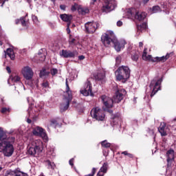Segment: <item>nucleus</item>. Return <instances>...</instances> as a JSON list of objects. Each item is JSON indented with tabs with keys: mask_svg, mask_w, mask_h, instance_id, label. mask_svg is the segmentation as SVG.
Wrapping results in <instances>:
<instances>
[{
	"mask_svg": "<svg viewBox=\"0 0 176 176\" xmlns=\"http://www.w3.org/2000/svg\"><path fill=\"white\" fill-rule=\"evenodd\" d=\"M60 19L63 20V21L69 23V21L72 20V15H68L66 14H60Z\"/></svg>",
	"mask_w": 176,
	"mask_h": 176,
	"instance_id": "obj_28",
	"label": "nucleus"
},
{
	"mask_svg": "<svg viewBox=\"0 0 176 176\" xmlns=\"http://www.w3.org/2000/svg\"><path fill=\"white\" fill-rule=\"evenodd\" d=\"M122 155H124L125 156H129V153L127 151H124L122 153Z\"/></svg>",
	"mask_w": 176,
	"mask_h": 176,
	"instance_id": "obj_50",
	"label": "nucleus"
},
{
	"mask_svg": "<svg viewBox=\"0 0 176 176\" xmlns=\"http://www.w3.org/2000/svg\"><path fill=\"white\" fill-rule=\"evenodd\" d=\"M33 135L36 137H41L45 141H47V135L45 132V129L41 126H36L32 131Z\"/></svg>",
	"mask_w": 176,
	"mask_h": 176,
	"instance_id": "obj_11",
	"label": "nucleus"
},
{
	"mask_svg": "<svg viewBox=\"0 0 176 176\" xmlns=\"http://www.w3.org/2000/svg\"><path fill=\"white\" fill-rule=\"evenodd\" d=\"M160 83H162V80H157V81L155 80H153L151 81V83L150 85V87L151 89L153 88V91L151 95V97H153V96H155V94H156L157 93V91H159V90H160Z\"/></svg>",
	"mask_w": 176,
	"mask_h": 176,
	"instance_id": "obj_13",
	"label": "nucleus"
},
{
	"mask_svg": "<svg viewBox=\"0 0 176 176\" xmlns=\"http://www.w3.org/2000/svg\"><path fill=\"white\" fill-rule=\"evenodd\" d=\"M144 3H148L149 2V0H143Z\"/></svg>",
	"mask_w": 176,
	"mask_h": 176,
	"instance_id": "obj_54",
	"label": "nucleus"
},
{
	"mask_svg": "<svg viewBox=\"0 0 176 176\" xmlns=\"http://www.w3.org/2000/svg\"><path fill=\"white\" fill-rule=\"evenodd\" d=\"M124 96H126V90L123 89H120L116 92V94L113 96V100L114 101V102L119 103L120 102V101H122V100H123Z\"/></svg>",
	"mask_w": 176,
	"mask_h": 176,
	"instance_id": "obj_15",
	"label": "nucleus"
},
{
	"mask_svg": "<svg viewBox=\"0 0 176 176\" xmlns=\"http://www.w3.org/2000/svg\"><path fill=\"white\" fill-rule=\"evenodd\" d=\"M6 54L11 58V60H14L16 58V56L14 55V51H13V49L8 48L6 51H5Z\"/></svg>",
	"mask_w": 176,
	"mask_h": 176,
	"instance_id": "obj_24",
	"label": "nucleus"
},
{
	"mask_svg": "<svg viewBox=\"0 0 176 176\" xmlns=\"http://www.w3.org/2000/svg\"><path fill=\"white\" fill-rule=\"evenodd\" d=\"M1 113H6V112H10V109L3 107L1 110Z\"/></svg>",
	"mask_w": 176,
	"mask_h": 176,
	"instance_id": "obj_37",
	"label": "nucleus"
},
{
	"mask_svg": "<svg viewBox=\"0 0 176 176\" xmlns=\"http://www.w3.org/2000/svg\"><path fill=\"white\" fill-rule=\"evenodd\" d=\"M113 43L114 44V47L117 52H120V50L124 47L125 45L124 41L119 42L116 38H113Z\"/></svg>",
	"mask_w": 176,
	"mask_h": 176,
	"instance_id": "obj_20",
	"label": "nucleus"
},
{
	"mask_svg": "<svg viewBox=\"0 0 176 176\" xmlns=\"http://www.w3.org/2000/svg\"><path fill=\"white\" fill-rule=\"evenodd\" d=\"M146 28H148L146 23H143L140 25H138V31H144V30H146Z\"/></svg>",
	"mask_w": 176,
	"mask_h": 176,
	"instance_id": "obj_30",
	"label": "nucleus"
},
{
	"mask_svg": "<svg viewBox=\"0 0 176 176\" xmlns=\"http://www.w3.org/2000/svg\"><path fill=\"white\" fill-rule=\"evenodd\" d=\"M91 116L96 119V120L102 121L105 119V114H104V111L101 110L100 107H95L91 111Z\"/></svg>",
	"mask_w": 176,
	"mask_h": 176,
	"instance_id": "obj_7",
	"label": "nucleus"
},
{
	"mask_svg": "<svg viewBox=\"0 0 176 176\" xmlns=\"http://www.w3.org/2000/svg\"><path fill=\"white\" fill-rule=\"evenodd\" d=\"M93 1V3H94V2H97V0H91Z\"/></svg>",
	"mask_w": 176,
	"mask_h": 176,
	"instance_id": "obj_58",
	"label": "nucleus"
},
{
	"mask_svg": "<svg viewBox=\"0 0 176 176\" xmlns=\"http://www.w3.org/2000/svg\"><path fill=\"white\" fill-rule=\"evenodd\" d=\"M170 58V54H167L166 56H163L161 57L156 56L155 58H152V56L148 55L146 53V48H144L143 54H142V59L145 61H153V63H165Z\"/></svg>",
	"mask_w": 176,
	"mask_h": 176,
	"instance_id": "obj_5",
	"label": "nucleus"
},
{
	"mask_svg": "<svg viewBox=\"0 0 176 176\" xmlns=\"http://www.w3.org/2000/svg\"><path fill=\"white\" fill-rule=\"evenodd\" d=\"M3 168L1 166H0V171H2Z\"/></svg>",
	"mask_w": 176,
	"mask_h": 176,
	"instance_id": "obj_59",
	"label": "nucleus"
},
{
	"mask_svg": "<svg viewBox=\"0 0 176 176\" xmlns=\"http://www.w3.org/2000/svg\"><path fill=\"white\" fill-rule=\"evenodd\" d=\"M126 16L128 19H131V20L135 19L136 20H139V21H142L146 17V13L138 12L135 8H131L128 10Z\"/></svg>",
	"mask_w": 176,
	"mask_h": 176,
	"instance_id": "obj_6",
	"label": "nucleus"
},
{
	"mask_svg": "<svg viewBox=\"0 0 176 176\" xmlns=\"http://www.w3.org/2000/svg\"><path fill=\"white\" fill-rule=\"evenodd\" d=\"M54 124H57V121H56V120H52L50 124L48 126V128L54 126Z\"/></svg>",
	"mask_w": 176,
	"mask_h": 176,
	"instance_id": "obj_38",
	"label": "nucleus"
},
{
	"mask_svg": "<svg viewBox=\"0 0 176 176\" xmlns=\"http://www.w3.org/2000/svg\"><path fill=\"white\" fill-rule=\"evenodd\" d=\"M69 163L70 166H74V158L71 159L69 161Z\"/></svg>",
	"mask_w": 176,
	"mask_h": 176,
	"instance_id": "obj_46",
	"label": "nucleus"
},
{
	"mask_svg": "<svg viewBox=\"0 0 176 176\" xmlns=\"http://www.w3.org/2000/svg\"><path fill=\"white\" fill-rule=\"evenodd\" d=\"M128 157H131V158H133V154L129 153Z\"/></svg>",
	"mask_w": 176,
	"mask_h": 176,
	"instance_id": "obj_53",
	"label": "nucleus"
},
{
	"mask_svg": "<svg viewBox=\"0 0 176 176\" xmlns=\"http://www.w3.org/2000/svg\"><path fill=\"white\" fill-rule=\"evenodd\" d=\"M50 72H47L46 69H43L40 72V78H43L44 76H48Z\"/></svg>",
	"mask_w": 176,
	"mask_h": 176,
	"instance_id": "obj_32",
	"label": "nucleus"
},
{
	"mask_svg": "<svg viewBox=\"0 0 176 176\" xmlns=\"http://www.w3.org/2000/svg\"><path fill=\"white\" fill-rule=\"evenodd\" d=\"M107 33L110 34V38H116L115 36V34H113V32L111 30L107 31Z\"/></svg>",
	"mask_w": 176,
	"mask_h": 176,
	"instance_id": "obj_40",
	"label": "nucleus"
},
{
	"mask_svg": "<svg viewBox=\"0 0 176 176\" xmlns=\"http://www.w3.org/2000/svg\"><path fill=\"white\" fill-rule=\"evenodd\" d=\"M116 5V0H105L102 6V11L105 12V13H109V12H111L115 9Z\"/></svg>",
	"mask_w": 176,
	"mask_h": 176,
	"instance_id": "obj_9",
	"label": "nucleus"
},
{
	"mask_svg": "<svg viewBox=\"0 0 176 176\" xmlns=\"http://www.w3.org/2000/svg\"><path fill=\"white\" fill-rule=\"evenodd\" d=\"M58 72V70H57V69H51V74L52 76L56 75V74H57Z\"/></svg>",
	"mask_w": 176,
	"mask_h": 176,
	"instance_id": "obj_39",
	"label": "nucleus"
},
{
	"mask_svg": "<svg viewBox=\"0 0 176 176\" xmlns=\"http://www.w3.org/2000/svg\"><path fill=\"white\" fill-rule=\"evenodd\" d=\"M113 38H111L109 34H104L101 36L102 43L107 47L109 46L111 43H113Z\"/></svg>",
	"mask_w": 176,
	"mask_h": 176,
	"instance_id": "obj_18",
	"label": "nucleus"
},
{
	"mask_svg": "<svg viewBox=\"0 0 176 176\" xmlns=\"http://www.w3.org/2000/svg\"><path fill=\"white\" fill-rule=\"evenodd\" d=\"M131 56V60H133V61L137 62L138 61V58H140V52L137 50L132 51Z\"/></svg>",
	"mask_w": 176,
	"mask_h": 176,
	"instance_id": "obj_23",
	"label": "nucleus"
},
{
	"mask_svg": "<svg viewBox=\"0 0 176 176\" xmlns=\"http://www.w3.org/2000/svg\"><path fill=\"white\" fill-rule=\"evenodd\" d=\"M117 25L118 27H122V25H123V22H122L121 21H118L117 22Z\"/></svg>",
	"mask_w": 176,
	"mask_h": 176,
	"instance_id": "obj_43",
	"label": "nucleus"
},
{
	"mask_svg": "<svg viewBox=\"0 0 176 176\" xmlns=\"http://www.w3.org/2000/svg\"><path fill=\"white\" fill-rule=\"evenodd\" d=\"M80 6L78 5V3H75L74 6H72L71 10L72 12H75L76 10H78V12L79 11V7Z\"/></svg>",
	"mask_w": 176,
	"mask_h": 176,
	"instance_id": "obj_34",
	"label": "nucleus"
},
{
	"mask_svg": "<svg viewBox=\"0 0 176 176\" xmlns=\"http://www.w3.org/2000/svg\"><path fill=\"white\" fill-rule=\"evenodd\" d=\"M6 70L7 72H8V74H10L12 72V70L10 69V67H6Z\"/></svg>",
	"mask_w": 176,
	"mask_h": 176,
	"instance_id": "obj_49",
	"label": "nucleus"
},
{
	"mask_svg": "<svg viewBox=\"0 0 176 176\" xmlns=\"http://www.w3.org/2000/svg\"><path fill=\"white\" fill-rule=\"evenodd\" d=\"M28 1V2H29V3H30V2H31V0H27Z\"/></svg>",
	"mask_w": 176,
	"mask_h": 176,
	"instance_id": "obj_61",
	"label": "nucleus"
},
{
	"mask_svg": "<svg viewBox=\"0 0 176 176\" xmlns=\"http://www.w3.org/2000/svg\"><path fill=\"white\" fill-rule=\"evenodd\" d=\"M158 12H160V7L159 6L153 7V13H157Z\"/></svg>",
	"mask_w": 176,
	"mask_h": 176,
	"instance_id": "obj_36",
	"label": "nucleus"
},
{
	"mask_svg": "<svg viewBox=\"0 0 176 176\" xmlns=\"http://www.w3.org/2000/svg\"><path fill=\"white\" fill-rule=\"evenodd\" d=\"M32 19L34 23H38V17L36 16L33 15L32 16Z\"/></svg>",
	"mask_w": 176,
	"mask_h": 176,
	"instance_id": "obj_41",
	"label": "nucleus"
},
{
	"mask_svg": "<svg viewBox=\"0 0 176 176\" xmlns=\"http://www.w3.org/2000/svg\"><path fill=\"white\" fill-rule=\"evenodd\" d=\"M116 64H119L120 63V57H117L116 59Z\"/></svg>",
	"mask_w": 176,
	"mask_h": 176,
	"instance_id": "obj_45",
	"label": "nucleus"
},
{
	"mask_svg": "<svg viewBox=\"0 0 176 176\" xmlns=\"http://www.w3.org/2000/svg\"><path fill=\"white\" fill-rule=\"evenodd\" d=\"M0 3H2V5H3L4 3L3 0H0Z\"/></svg>",
	"mask_w": 176,
	"mask_h": 176,
	"instance_id": "obj_57",
	"label": "nucleus"
},
{
	"mask_svg": "<svg viewBox=\"0 0 176 176\" xmlns=\"http://www.w3.org/2000/svg\"><path fill=\"white\" fill-rule=\"evenodd\" d=\"M167 156V167L168 168H171L174 164H173V162H174V150L170 149L166 152Z\"/></svg>",
	"mask_w": 176,
	"mask_h": 176,
	"instance_id": "obj_16",
	"label": "nucleus"
},
{
	"mask_svg": "<svg viewBox=\"0 0 176 176\" xmlns=\"http://www.w3.org/2000/svg\"><path fill=\"white\" fill-rule=\"evenodd\" d=\"M72 101V92L69 89V85H68V81L66 80V92L65 94V98L60 105V112H65L68 108H69V102Z\"/></svg>",
	"mask_w": 176,
	"mask_h": 176,
	"instance_id": "obj_4",
	"label": "nucleus"
},
{
	"mask_svg": "<svg viewBox=\"0 0 176 176\" xmlns=\"http://www.w3.org/2000/svg\"><path fill=\"white\" fill-rule=\"evenodd\" d=\"M78 60H85V56H83V55L79 56Z\"/></svg>",
	"mask_w": 176,
	"mask_h": 176,
	"instance_id": "obj_48",
	"label": "nucleus"
},
{
	"mask_svg": "<svg viewBox=\"0 0 176 176\" xmlns=\"http://www.w3.org/2000/svg\"><path fill=\"white\" fill-rule=\"evenodd\" d=\"M78 43H79V41L78 40V38H73L72 36L70 34L69 38V46H76V45H78Z\"/></svg>",
	"mask_w": 176,
	"mask_h": 176,
	"instance_id": "obj_26",
	"label": "nucleus"
},
{
	"mask_svg": "<svg viewBox=\"0 0 176 176\" xmlns=\"http://www.w3.org/2000/svg\"><path fill=\"white\" fill-rule=\"evenodd\" d=\"M42 87H49V82H43L42 83Z\"/></svg>",
	"mask_w": 176,
	"mask_h": 176,
	"instance_id": "obj_42",
	"label": "nucleus"
},
{
	"mask_svg": "<svg viewBox=\"0 0 176 176\" xmlns=\"http://www.w3.org/2000/svg\"><path fill=\"white\" fill-rule=\"evenodd\" d=\"M78 13L80 14H86L87 13H89V10L87 8H83L82 6H80L78 7Z\"/></svg>",
	"mask_w": 176,
	"mask_h": 176,
	"instance_id": "obj_29",
	"label": "nucleus"
},
{
	"mask_svg": "<svg viewBox=\"0 0 176 176\" xmlns=\"http://www.w3.org/2000/svg\"><path fill=\"white\" fill-rule=\"evenodd\" d=\"M117 80L126 83L130 78V69L127 66L120 67L115 72Z\"/></svg>",
	"mask_w": 176,
	"mask_h": 176,
	"instance_id": "obj_2",
	"label": "nucleus"
},
{
	"mask_svg": "<svg viewBox=\"0 0 176 176\" xmlns=\"http://www.w3.org/2000/svg\"><path fill=\"white\" fill-rule=\"evenodd\" d=\"M65 5H60V8L62 10H65Z\"/></svg>",
	"mask_w": 176,
	"mask_h": 176,
	"instance_id": "obj_47",
	"label": "nucleus"
},
{
	"mask_svg": "<svg viewBox=\"0 0 176 176\" xmlns=\"http://www.w3.org/2000/svg\"><path fill=\"white\" fill-rule=\"evenodd\" d=\"M101 144L104 148H109L111 146V143L108 142L107 140L102 141Z\"/></svg>",
	"mask_w": 176,
	"mask_h": 176,
	"instance_id": "obj_33",
	"label": "nucleus"
},
{
	"mask_svg": "<svg viewBox=\"0 0 176 176\" xmlns=\"http://www.w3.org/2000/svg\"><path fill=\"white\" fill-rule=\"evenodd\" d=\"M120 122V118L118 116H111V126H116Z\"/></svg>",
	"mask_w": 176,
	"mask_h": 176,
	"instance_id": "obj_27",
	"label": "nucleus"
},
{
	"mask_svg": "<svg viewBox=\"0 0 176 176\" xmlns=\"http://www.w3.org/2000/svg\"><path fill=\"white\" fill-rule=\"evenodd\" d=\"M60 56L61 57H64V58H74L75 56H78V52L76 51L72 52L69 50H63L60 53Z\"/></svg>",
	"mask_w": 176,
	"mask_h": 176,
	"instance_id": "obj_17",
	"label": "nucleus"
},
{
	"mask_svg": "<svg viewBox=\"0 0 176 176\" xmlns=\"http://www.w3.org/2000/svg\"><path fill=\"white\" fill-rule=\"evenodd\" d=\"M27 100H28V102H30V100H29V98H28Z\"/></svg>",
	"mask_w": 176,
	"mask_h": 176,
	"instance_id": "obj_63",
	"label": "nucleus"
},
{
	"mask_svg": "<svg viewBox=\"0 0 176 176\" xmlns=\"http://www.w3.org/2000/svg\"><path fill=\"white\" fill-rule=\"evenodd\" d=\"M42 141L41 140H30L28 144V153L30 156H34L36 154L41 153L42 149Z\"/></svg>",
	"mask_w": 176,
	"mask_h": 176,
	"instance_id": "obj_3",
	"label": "nucleus"
},
{
	"mask_svg": "<svg viewBox=\"0 0 176 176\" xmlns=\"http://www.w3.org/2000/svg\"><path fill=\"white\" fill-rule=\"evenodd\" d=\"M108 170V164L104 163L103 166L100 168V171L102 173H104V174L107 173V171Z\"/></svg>",
	"mask_w": 176,
	"mask_h": 176,
	"instance_id": "obj_31",
	"label": "nucleus"
},
{
	"mask_svg": "<svg viewBox=\"0 0 176 176\" xmlns=\"http://www.w3.org/2000/svg\"><path fill=\"white\" fill-rule=\"evenodd\" d=\"M80 93L85 97H87L88 96H93L91 82L89 81V80H87V82H85L84 87L80 89Z\"/></svg>",
	"mask_w": 176,
	"mask_h": 176,
	"instance_id": "obj_10",
	"label": "nucleus"
},
{
	"mask_svg": "<svg viewBox=\"0 0 176 176\" xmlns=\"http://www.w3.org/2000/svg\"><path fill=\"white\" fill-rule=\"evenodd\" d=\"M105 173H102L101 170H99V172L98 173L97 175L98 176H104Z\"/></svg>",
	"mask_w": 176,
	"mask_h": 176,
	"instance_id": "obj_44",
	"label": "nucleus"
},
{
	"mask_svg": "<svg viewBox=\"0 0 176 176\" xmlns=\"http://www.w3.org/2000/svg\"><path fill=\"white\" fill-rule=\"evenodd\" d=\"M27 122H28V123H31V120L30 119H28Z\"/></svg>",
	"mask_w": 176,
	"mask_h": 176,
	"instance_id": "obj_56",
	"label": "nucleus"
},
{
	"mask_svg": "<svg viewBox=\"0 0 176 176\" xmlns=\"http://www.w3.org/2000/svg\"><path fill=\"white\" fill-rule=\"evenodd\" d=\"M6 138H8L6 132L3 131V128L0 127V153L7 157H10L14 152V147L10 141L2 140H6Z\"/></svg>",
	"mask_w": 176,
	"mask_h": 176,
	"instance_id": "obj_1",
	"label": "nucleus"
},
{
	"mask_svg": "<svg viewBox=\"0 0 176 176\" xmlns=\"http://www.w3.org/2000/svg\"><path fill=\"white\" fill-rule=\"evenodd\" d=\"M21 74L26 80H31L34 76V72L32 71V69L28 66H26L22 69Z\"/></svg>",
	"mask_w": 176,
	"mask_h": 176,
	"instance_id": "obj_12",
	"label": "nucleus"
},
{
	"mask_svg": "<svg viewBox=\"0 0 176 176\" xmlns=\"http://www.w3.org/2000/svg\"><path fill=\"white\" fill-rule=\"evenodd\" d=\"M46 163H47L49 168H54V167H55L54 163L51 162L49 160L46 161Z\"/></svg>",
	"mask_w": 176,
	"mask_h": 176,
	"instance_id": "obj_35",
	"label": "nucleus"
},
{
	"mask_svg": "<svg viewBox=\"0 0 176 176\" xmlns=\"http://www.w3.org/2000/svg\"><path fill=\"white\" fill-rule=\"evenodd\" d=\"M16 24H21L22 27H27L28 25V21L25 18H21L20 19H16L15 21Z\"/></svg>",
	"mask_w": 176,
	"mask_h": 176,
	"instance_id": "obj_25",
	"label": "nucleus"
},
{
	"mask_svg": "<svg viewBox=\"0 0 176 176\" xmlns=\"http://www.w3.org/2000/svg\"><path fill=\"white\" fill-rule=\"evenodd\" d=\"M94 78L96 80H104L105 79V70L101 69L97 74L94 75Z\"/></svg>",
	"mask_w": 176,
	"mask_h": 176,
	"instance_id": "obj_21",
	"label": "nucleus"
},
{
	"mask_svg": "<svg viewBox=\"0 0 176 176\" xmlns=\"http://www.w3.org/2000/svg\"><path fill=\"white\" fill-rule=\"evenodd\" d=\"M144 46V43L143 42H140L139 43V47H142Z\"/></svg>",
	"mask_w": 176,
	"mask_h": 176,
	"instance_id": "obj_52",
	"label": "nucleus"
},
{
	"mask_svg": "<svg viewBox=\"0 0 176 176\" xmlns=\"http://www.w3.org/2000/svg\"><path fill=\"white\" fill-rule=\"evenodd\" d=\"M158 131L162 137H166L170 129L168 126L166 125V123L161 122L160 127L158 128Z\"/></svg>",
	"mask_w": 176,
	"mask_h": 176,
	"instance_id": "obj_19",
	"label": "nucleus"
},
{
	"mask_svg": "<svg viewBox=\"0 0 176 176\" xmlns=\"http://www.w3.org/2000/svg\"><path fill=\"white\" fill-rule=\"evenodd\" d=\"M21 80V78H20V76H19V75L12 74L10 76L8 79V83H10L11 82L12 83H17V82H20Z\"/></svg>",
	"mask_w": 176,
	"mask_h": 176,
	"instance_id": "obj_22",
	"label": "nucleus"
},
{
	"mask_svg": "<svg viewBox=\"0 0 176 176\" xmlns=\"http://www.w3.org/2000/svg\"><path fill=\"white\" fill-rule=\"evenodd\" d=\"M101 99L105 107V108H104V111L109 112V113H112V110L109 109V108H112V107H113L114 100L107 96H102Z\"/></svg>",
	"mask_w": 176,
	"mask_h": 176,
	"instance_id": "obj_8",
	"label": "nucleus"
},
{
	"mask_svg": "<svg viewBox=\"0 0 176 176\" xmlns=\"http://www.w3.org/2000/svg\"><path fill=\"white\" fill-rule=\"evenodd\" d=\"M42 58L41 59V61H45V59L46 58V56L45 55L42 54L41 56Z\"/></svg>",
	"mask_w": 176,
	"mask_h": 176,
	"instance_id": "obj_51",
	"label": "nucleus"
},
{
	"mask_svg": "<svg viewBox=\"0 0 176 176\" xmlns=\"http://www.w3.org/2000/svg\"><path fill=\"white\" fill-rule=\"evenodd\" d=\"M4 1H9V0H4Z\"/></svg>",
	"mask_w": 176,
	"mask_h": 176,
	"instance_id": "obj_64",
	"label": "nucleus"
},
{
	"mask_svg": "<svg viewBox=\"0 0 176 176\" xmlns=\"http://www.w3.org/2000/svg\"><path fill=\"white\" fill-rule=\"evenodd\" d=\"M0 45L2 46V42L0 41Z\"/></svg>",
	"mask_w": 176,
	"mask_h": 176,
	"instance_id": "obj_62",
	"label": "nucleus"
},
{
	"mask_svg": "<svg viewBox=\"0 0 176 176\" xmlns=\"http://www.w3.org/2000/svg\"><path fill=\"white\" fill-rule=\"evenodd\" d=\"M51 1H52V2H54V3L56 2V0H51Z\"/></svg>",
	"mask_w": 176,
	"mask_h": 176,
	"instance_id": "obj_60",
	"label": "nucleus"
},
{
	"mask_svg": "<svg viewBox=\"0 0 176 176\" xmlns=\"http://www.w3.org/2000/svg\"><path fill=\"white\" fill-rule=\"evenodd\" d=\"M71 33V30H69V28H67V34H70Z\"/></svg>",
	"mask_w": 176,
	"mask_h": 176,
	"instance_id": "obj_55",
	"label": "nucleus"
},
{
	"mask_svg": "<svg viewBox=\"0 0 176 176\" xmlns=\"http://www.w3.org/2000/svg\"><path fill=\"white\" fill-rule=\"evenodd\" d=\"M98 28V23L97 22H88L85 24V29L88 34H94Z\"/></svg>",
	"mask_w": 176,
	"mask_h": 176,
	"instance_id": "obj_14",
	"label": "nucleus"
}]
</instances>
